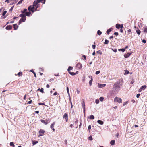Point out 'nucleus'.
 Masks as SVG:
<instances>
[{"instance_id": "33", "label": "nucleus", "mask_w": 147, "mask_h": 147, "mask_svg": "<svg viewBox=\"0 0 147 147\" xmlns=\"http://www.w3.org/2000/svg\"><path fill=\"white\" fill-rule=\"evenodd\" d=\"M31 8V6H29L28 7V10L31 11L32 12V11H33V10Z\"/></svg>"}, {"instance_id": "21", "label": "nucleus", "mask_w": 147, "mask_h": 147, "mask_svg": "<svg viewBox=\"0 0 147 147\" xmlns=\"http://www.w3.org/2000/svg\"><path fill=\"white\" fill-rule=\"evenodd\" d=\"M115 141L114 140H112L110 142V144L111 145H113L115 144Z\"/></svg>"}, {"instance_id": "40", "label": "nucleus", "mask_w": 147, "mask_h": 147, "mask_svg": "<svg viewBox=\"0 0 147 147\" xmlns=\"http://www.w3.org/2000/svg\"><path fill=\"white\" fill-rule=\"evenodd\" d=\"M99 102V100L98 99H96L95 100V103L96 104H98Z\"/></svg>"}, {"instance_id": "44", "label": "nucleus", "mask_w": 147, "mask_h": 147, "mask_svg": "<svg viewBox=\"0 0 147 147\" xmlns=\"http://www.w3.org/2000/svg\"><path fill=\"white\" fill-rule=\"evenodd\" d=\"M39 5H36V8H35V11H37V8L38 7H39Z\"/></svg>"}, {"instance_id": "24", "label": "nucleus", "mask_w": 147, "mask_h": 147, "mask_svg": "<svg viewBox=\"0 0 147 147\" xmlns=\"http://www.w3.org/2000/svg\"><path fill=\"white\" fill-rule=\"evenodd\" d=\"M116 27L117 29H119L120 27V25L119 24H117L116 25Z\"/></svg>"}, {"instance_id": "37", "label": "nucleus", "mask_w": 147, "mask_h": 147, "mask_svg": "<svg viewBox=\"0 0 147 147\" xmlns=\"http://www.w3.org/2000/svg\"><path fill=\"white\" fill-rule=\"evenodd\" d=\"M97 34L100 35L101 33H102V32L100 30H98V31H97Z\"/></svg>"}, {"instance_id": "12", "label": "nucleus", "mask_w": 147, "mask_h": 147, "mask_svg": "<svg viewBox=\"0 0 147 147\" xmlns=\"http://www.w3.org/2000/svg\"><path fill=\"white\" fill-rule=\"evenodd\" d=\"M10 1H12V2L11 3L10 5H13V4L16 3L17 2V1L16 0H10Z\"/></svg>"}, {"instance_id": "56", "label": "nucleus", "mask_w": 147, "mask_h": 147, "mask_svg": "<svg viewBox=\"0 0 147 147\" xmlns=\"http://www.w3.org/2000/svg\"><path fill=\"white\" fill-rule=\"evenodd\" d=\"M83 57L84 58V60H85L86 59V56L85 55H83Z\"/></svg>"}, {"instance_id": "20", "label": "nucleus", "mask_w": 147, "mask_h": 147, "mask_svg": "<svg viewBox=\"0 0 147 147\" xmlns=\"http://www.w3.org/2000/svg\"><path fill=\"white\" fill-rule=\"evenodd\" d=\"M73 69V67H72L69 66L67 69L68 72L70 70H72Z\"/></svg>"}, {"instance_id": "30", "label": "nucleus", "mask_w": 147, "mask_h": 147, "mask_svg": "<svg viewBox=\"0 0 147 147\" xmlns=\"http://www.w3.org/2000/svg\"><path fill=\"white\" fill-rule=\"evenodd\" d=\"M119 51H121L123 52L125 51V49L124 48L121 49H119Z\"/></svg>"}, {"instance_id": "4", "label": "nucleus", "mask_w": 147, "mask_h": 147, "mask_svg": "<svg viewBox=\"0 0 147 147\" xmlns=\"http://www.w3.org/2000/svg\"><path fill=\"white\" fill-rule=\"evenodd\" d=\"M63 118H64L66 120V121L67 122L68 120V116L67 113H65L63 116Z\"/></svg>"}, {"instance_id": "1", "label": "nucleus", "mask_w": 147, "mask_h": 147, "mask_svg": "<svg viewBox=\"0 0 147 147\" xmlns=\"http://www.w3.org/2000/svg\"><path fill=\"white\" fill-rule=\"evenodd\" d=\"M123 81L122 79H120L116 82L114 84L113 87L117 92L119 91L120 89V87L123 84Z\"/></svg>"}, {"instance_id": "19", "label": "nucleus", "mask_w": 147, "mask_h": 147, "mask_svg": "<svg viewBox=\"0 0 147 147\" xmlns=\"http://www.w3.org/2000/svg\"><path fill=\"white\" fill-rule=\"evenodd\" d=\"M89 118L90 119H93L94 118V117L93 115H91L89 116Z\"/></svg>"}, {"instance_id": "36", "label": "nucleus", "mask_w": 147, "mask_h": 147, "mask_svg": "<svg viewBox=\"0 0 147 147\" xmlns=\"http://www.w3.org/2000/svg\"><path fill=\"white\" fill-rule=\"evenodd\" d=\"M67 92L69 96L70 94H69V88L68 87H67Z\"/></svg>"}, {"instance_id": "59", "label": "nucleus", "mask_w": 147, "mask_h": 147, "mask_svg": "<svg viewBox=\"0 0 147 147\" xmlns=\"http://www.w3.org/2000/svg\"><path fill=\"white\" fill-rule=\"evenodd\" d=\"M114 34L115 35H116V36H117L118 34V33L117 32H116L114 33Z\"/></svg>"}, {"instance_id": "64", "label": "nucleus", "mask_w": 147, "mask_h": 147, "mask_svg": "<svg viewBox=\"0 0 147 147\" xmlns=\"http://www.w3.org/2000/svg\"><path fill=\"white\" fill-rule=\"evenodd\" d=\"M46 87L47 88H49V84H47Z\"/></svg>"}, {"instance_id": "5", "label": "nucleus", "mask_w": 147, "mask_h": 147, "mask_svg": "<svg viewBox=\"0 0 147 147\" xmlns=\"http://www.w3.org/2000/svg\"><path fill=\"white\" fill-rule=\"evenodd\" d=\"M76 67L79 69H80L82 67V65L80 63H78L76 65Z\"/></svg>"}, {"instance_id": "29", "label": "nucleus", "mask_w": 147, "mask_h": 147, "mask_svg": "<svg viewBox=\"0 0 147 147\" xmlns=\"http://www.w3.org/2000/svg\"><path fill=\"white\" fill-rule=\"evenodd\" d=\"M136 32H137V33L138 34H140V32H141V31H140L139 30V29H137L136 30Z\"/></svg>"}, {"instance_id": "25", "label": "nucleus", "mask_w": 147, "mask_h": 147, "mask_svg": "<svg viewBox=\"0 0 147 147\" xmlns=\"http://www.w3.org/2000/svg\"><path fill=\"white\" fill-rule=\"evenodd\" d=\"M143 32L145 33H147V27H145L143 30Z\"/></svg>"}, {"instance_id": "47", "label": "nucleus", "mask_w": 147, "mask_h": 147, "mask_svg": "<svg viewBox=\"0 0 147 147\" xmlns=\"http://www.w3.org/2000/svg\"><path fill=\"white\" fill-rule=\"evenodd\" d=\"M100 71H96V75H98L99 74H100Z\"/></svg>"}, {"instance_id": "28", "label": "nucleus", "mask_w": 147, "mask_h": 147, "mask_svg": "<svg viewBox=\"0 0 147 147\" xmlns=\"http://www.w3.org/2000/svg\"><path fill=\"white\" fill-rule=\"evenodd\" d=\"M20 19L22 20L23 22H24L26 20V17L22 18Z\"/></svg>"}, {"instance_id": "34", "label": "nucleus", "mask_w": 147, "mask_h": 147, "mask_svg": "<svg viewBox=\"0 0 147 147\" xmlns=\"http://www.w3.org/2000/svg\"><path fill=\"white\" fill-rule=\"evenodd\" d=\"M27 10V9H25L23 11H22V13H26V11Z\"/></svg>"}, {"instance_id": "53", "label": "nucleus", "mask_w": 147, "mask_h": 147, "mask_svg": "<svg viewBox=\"0 0 147 147\" xmlns=\"http://www.w3.org/2000/svg\"><path fill=\"white\" fill-rule=\"evenodd\" d=\"M127 103V102H124L123 104V106H125V105Z\"/></svg>"}, {"instance_id": "62", "label": "nucleus", "mask_w": 147, "mask_h": 147, "mask_svg": "<svg viewBox=\"0 0 147 147\" xmlns=\"http://www.w3.org/2000/svg\"><path fill=\"white\" fill-rule=\"evenodd\" d=\"M32 102V100H30V101H29L28 102V103L29 104H30Z\"/></svg>"}, {"instance_id": "6", "label": "nucleus", "mask_w": 147, "mask_h": 147, "mask_svg": "<svg viewBox=\"0 0 147 147\" xmlns=\"http://www.w3.org/2000/svg\"><path fill=\"white\" fill-rule=\"evenodd\" d=\"M45 132L44 131L43 129H40L39 131V134H39V136H42L43 135V134Z\"/></svg>"}, {"instance_id": "60", "label": "nucleus", "mask_w": 147, "mask_h": 147, "mask_svg": "<svg viewBox=\"0 0 147 147\" xmlns=\"http://www.w3.org/2000/svg\"><path fill=\"white\" fill-rule=\"evenodd\" d=\"M33 74H34V76L35 77H36V74H35V73L34 71H33Z\"/></svg>"}, {"instance_id": "17", "label": "nucleus", "mask_w": 147, "mask_h": 147, "mask_svg": "<svg viewBox=\"0 0 147 147\" xmlns=\"http://www.w3.org/2000/svg\"><path fill=\"white\" fill-rule=\"evenodd\" d=\"M31 14V13L30 11L27 12L26 13V15L28 16H29Z\"/></svg>"}, {"instance_id": "16", "label": "nucleus", "mask_w": 147, "mask_h": 147, "mask_svg": "<svg viewBox=\"0 0 147 147\" xmlns=\"http://www.w3.org/2000/svg\"><path fill=\"white\" fill-rule=\"evenodd\" d=\"M38 142L37 141H35L33 140L32 141V143L33 144V145H35L37 143H38Z\"/></svg>"}, {"instance_id": "54", "label": "nucleus", "mask_w": 147, "mask_h": 147, "mask_svg": "<svg viewBox=\"0 0 147 147\" xmlns=\"http://www.w3.org/2000/svg\"><path fill=\"white\" fill-rule=\"evenodd\" d=\"M88 77H89V78H90L91 79H92V76H88Z\"/></svg>"}, {"instance_id": "39", "label": "nucleus", "mask_w": 147, "mask_h": 147, "mask_svg": "<svg viewBox=\"0 0 147 147\" xmlns=\"http://www.w3.org/2000/svg\"><path fill=\"white\" fill-rule=\"evenodd\" d=\"M93 81V79H91V80L89 81V85L90 86H91L92 84V82Z\"/></svg>"}, {"instance_id": "49", "label": "nucleus", "mask_w": 147, "mask_h": 147, "mask_svg": "<svg viewBox=\"0 0 147 147\" xmlns=\"http://www.w3.org/2000/svg\"><path fill=\"white\" fill-rule=\"evenodd\" d=\"M96 46L95 45H92V48L93 49H95V48Z\"/></svg>"}, {"instance_id": "15", "label": "nucleus", "mask_w": 147, "mask_h": 147, "mask_svg": "<svg viewBox=\"0 0 147 147\" xmlns=\"http://www.w3.org/2000/svg\"><path fill=\"white\" fill-rule=\"evenodd\" d=\"M13 27L15 30H16L18 28V26L16 24H13Z\"/></svg>"}, {"instance_id": "2", "label": "nucleus", "mask_w": 147, "mask_h": 147, "mask_svg": "<svg viewBox=\"0 0 147 147\" xmlns=\"http://www.w3.org/2000/svg\"><path fill=\"white\" fill-rule=\"evenodd\" d=\"M114 101L115 102L121 103L122 102V100L120 98L116 97L115 98Z\"/></svg>"}, {"instance_id": "10", "label": "nucleus", "mask_w": 147, "mask_h": 147, "mask_svg": "<svg viewBox=\"0 0 147 147\" xmlns=\"http://www.w3.org/2000/svg\"><path fill=\"white\" fill-rule=\"evenodd\" d=\"M131 53H128L127 54H125L124 55V57L125 58H128L130 55Z\"/></svg>"}, {"instance_id": "41", "label": "nucleus", "mask_w": 147, "mask_h": 147, "mask_svg": "<svg viewBox=\"0 0 147 147\" xmlns=\"http://www.w3.org/2000/svg\"><path fill=\"white\" fill-rule=\"evenodd\" d=\"M24 0H20L17 3V5L19 4L22 3V2Z\"/></svg>"}, {"instance_id": "3", "label": "nucleus", "mask_w": 147, "mask_h": 147, "mask_svg": "<svg viewBox=\"0 0 147 147\" xmlns=\"http://www.w3.org/2000/svg\"><path fill=\"white\" fill-rule=\"evenodd\" d=\"M41 0H35L33 3V6L36 7V5H38V4L41 1Z\"/></svg>"}, {"instance_id": "45", "label": "nucleus", "mask_w": 147, "mask_h": 147, "mask_svg": "<svg viewBox=\"0 0 147 147\" xmlns=\"http://www.w3.org/2000/svg\"><path fill=\"white\" fill-rule=\"evenodd\" d=\"M91 128V125H90L88 126V129L89 131H90Z\"/></svg>"}, {"instance_id": "8", "label": "nucleus", "mask_w": 147, "mask_h": 147, "mask_svg": "<svg viewBox=\"0 0 147 147\" xmlns=\"http://www.w3.org/2000/svg\"><path fill=\"white\" fill-rule=\"evenodd\" d=\"M105 86H106L105 84H98V88H103V87H105Z\"/></svg>"}, {"instance_id": "52", "label": "nucleus", "mask_w": 147, "mask_h": 147, "mask_svg": "<svg viewBox=\"0 0 147 147\" xmlns=\"http://www.w3.org/2000/svg\"><path fill=\"white\" fill-rule=\"evenodd\" d=\"M142 42L144 43H145L146 42V40L144 39H143L142 40Z\"/></svg>"}, {"instance_id": "23", "label": "nucleus", "mask_w": 147, "mask_h": 147, "mask_svg": "<svg viewBox=\"0 0 147 147\" xmlns=\"http://www.w3.org/2000/svg\"><path fill=\"white\" fill-rule=\"evenodd\" d=\"M146 88V85H143L141 86V88L142 90L145 89Z\"/></svg>"}, {"instance_id": "48", "label": "nucleus", "mask_w": 147, "mask_h": 147, "mask_svg": "<svg viewBox=\"0 0 147 147\" xmlns=\"http://www.w3.org/2000/svg\"><path fill=\"white\" fill-rule=\"evenodd\" d=\"M89 139L90 140H92V136H90L89 137Z\"/></svg>"}, {"instance_id": "22", "label": "nucleus", "mask_w": 147, "mask_h": 147, "mask_svg": "<svg viewBox=\"0 0 147 147\" xmlns=\"http://www.w3.org/2000/svg\"><path fill=\"white\" fill-rule=\"evenodd\" d=\"M37 91H40V92H42V93H44V91H43V88H42L41 89H40V88H39L37 90Z\"/></svg>"}, {"instance_id": "57", "label": "nucleus", "mask_w": 147, "mask_h": 147, "mask_svg": "<svg viewBox=\"0 0 147 147\" xmlns=\"http://www.w3.org/2000/svg\"><path fill=\"white\" fill-rule=\"evenodd\" d=\"M38 104L40 105H45L44 104V103H38Z\"/></svg>"}, {"instance_id": "13", "label": "nucleus", "mask_w": 147, "mask_h": 147, "mask_svg": "<svg viewBox=\"0 0 147 147\" xmlns=\"http://www.w3.org/2000/svg\"><path fill=\"white\" fill-rule=\"evenodd\" d=\"M48 121V120H47L46 121L45 120H41V121L45 125H47L48 123L47 122Z\"/></svg>"}, {"instance_id": "51", "label": "nucleus", "mask_w": 147, "mask_h": 147, "mask_svg": "<svg viewBox=\"0 0 147 147\" xmlns=\"http://www.w3.org/2000/svg\"><path fill=\"white\" fill-rule=\"evenodd\" d=\"M14 7V6L12 7H11V8L9 10V11H12V10L13 9Z\"/></svg>"}, {"instance_id": "7", "label": "nucleus", "mask_w": 147, "mask_h": 147, "mask_svg": "<svg viewBox=\"0 0 147 147\" xmlns=\"http://www.w3.org/2000/svg\"><path fill=\"white\" fill-rule=\"evenodd\" d=\"M82 105L83 109L85 108V102L84 99H82L81 103Z\"/></svg>"}, {"instance_id": "63", "label": "nucleus", "mask_w": 147, "mask_h": 147, "mask_svg": "<svg viewBox=\"0 0 147 147\" xmlns=\"http://www.w3.org/2000/svg\"><path fill=\"white\" fill-rule=\"evenodd\" d=\"M112 50L114 52H116L117 51V49H116Z\"/></svg>"}, {"instance_id": "38", "label": "nucleus", "mask_w": 147, "mask_h": 147, "mask_svg": "<svg viewBox=\"0 0 147 147\" xmlns=\"http://www.w3.org/2000/svg\"><path fill=\"white\" fill-rule=\"evenodd\" d=\"M18 75L19 76H21L22 75V73L21 72H19L18 74Z\"/></svg>"}, {"instance_id": "61", "label": "nucleus", "mask_w": 147, "mask_h": 147, "mask_svg": "<svg viewBox=\"0 0 147 147\" xmlns=\"http://www.w3.org/2000/svg\"><path fill=\"white\" fill-rule=\"evenodd\" d=\"M39 69H40V71H43V69L42 68H39Z\"/></svg>"}, {"instance_id": "9", "label": "nucleus", "mask_w": 147, "mask_h": 147, "mask_svg": "<svg viewBox=\"0 0 147 147\" xmlns=\"http://www.w3.org/2000/svg\"><path fill=\"white\" fill-rule=\"evenodd\" d=\"M55 124V122H53L50 126V128L52 129L53 131H55V129L54 128V126Z\"/></svg>"}, {"instance_id": "31", "label": "nucleus", "mask_w": 147, "mask_h": 147, "mask_svg": "<svg viewBox=\"0 0 147 147\" xmlns=\"http://www.w3.org/2000/svg\"><path fill=\"white\" fill-rule=\"evenodd\" d=\"M10 145L11 146H12L13 147H14L15 146V145H14L13 142H11L10 143Z\"/></svg>"}, {"instance_id": "27", "label": "nucleus", "mask_w": 147, "mask_h": 147, "mask_svg": "<svg viewBox=\"0 0 147 147\" xmlns=\"http://www.w3.org/2000/svg\"><path fill=\"white\" fill-rule=\"evenodd\" d=\"M19 16H20V17H21L22 18L26 17L25 15L24 14V13H22V14H20V15Z\"/></svg>"}, {"instance_id": "11", "label": "nucleus", "mask_w": 147, "mask_h": 147, "mask_svg": "<svg viewBox=\"0 0 147 147\" xmlns=\"http://www.w3.org/2000/svg\"><path fill=\"white\" fill-rule=\"evenodd\" d=\"M12 28V27L11 26L9 25L8 26H7L6 27V29L7 30H11Z\"/></svg>"}, {"instance_id": "43", "label": "nucleus", "mask_w": 147, "mask_h": 147, "mask_svg": "<svg viewBox=\"0 0 147 147\" xmlns=\"http://www.w3.org/2000/svg\"><path fill=\"white\" fill-rule=\"evenodd\" d=\"M129 73V72L127 70L125 71V72L124 73V75L127 74Z\"/></svg>"}, {"instance_id": "14", "label": "nucleus", "mask_w": 147, "mask_h": 147, "mask_svg": "<svg viewBox=\"0 0 147 147\" xmlns=\"http://www.w3.org/2000/svg\"><path fill=\"white\" fill-rule=\"evenodd\" d=\"M97 122L98 123L101 125H103L104 123V122L100 120H98Z\"/></svg>"}, {"instance_id": "55", "label": "nucleus", "mask_w": 147, "mask_h": 147, "mask_svg": "<svg viewBox=\"0 0 147 147\" xmlns=\"http://www.w3.org/2000/svg\"><path fill=\"white\" fill-rule=\"evenodd\" d=\"M22 22H23V21H22V20H21V19H20V20L19 21V24H20Z\"/></svg>"}, {"instance_id": "50", "label": "nucleus", "mask_w": 147, "mask_h": 147, "mask_svg": "<svg viewBox=\"0 0 147 147\" xmlns=\"http://www.w3.org/2000/svg\"><path fill=\"white\" fill-rule=\"evenodd\" d=\"M140 94H138L136 95V97L137 98H138L140 96Z\"/></svg>"}, {"instance_id": "26", "label": "nucleus", "mask_w": 147, "mask_h": 147, "mask_svg": "<svg viewBox=\"0 0 147 147\" xmlns=\"http://www.w3.org/2000/svg\"><path fill=\"white\" fill-rule=\"evenodd\" d=\"M68 72L70 75H72V76H74V75H75L76 74V73H75L73 72H70V71Z\"/></svg>"}, {"instance_id": "46", "label": "nucleus", "mask_w": 147, "mask_h": 147, "mask_svg": "<svg viewBox=\"0 0 147 147\" xmlns=\"http://www.w3.org/2000/svg\"><path fill=\"white\" fill-rule=\"evenodd\" d=\"M35 6H33H33L32 7H31V8L32 9L33 11L32 12H33L34 11V9H35Z\"/></svg>"}, {"instance_id": "18", "label": "nucleus", "mask_w": 147, "mask_h": 147, "mask_svg": "<svg viewBox=\"0 0 147 147\" xmlns=\"http://www.w3.org/2000/svg\"><path fill=\"white\" fill-rule=\"evenodd\" d=\"M113 30V28H111L110 29H108L107 31V34H109V32Z\"/></svg>"}, {"instance_id": "35", "label": "nucleus", "mask_w": 147, "mask_h": 147, "mask_svg": "<svg viewBox=\"0 0 147 147\" xmlns=\"http://www.w3.org/2000/svg\"><path fill=\"white\" fill-rule=\"evenodd\" d=\"M104 100V98L103 97H101L99 98V100L100 101H103Z\"/></svg>"}, {"instance_id": "32", "label": "nucleus", "mask_w": 147, "mask_h": 147, "mask_svg": "<svg viewBox=\"0 0 147 147\" xmlns=\"http://www.w3.org/2000/svg\"><path fill=\"white\" fill-rule=\"evenodd\" d=\"M109 41L108 40L106 39L105 40V42H104V43L105 44H107L109 43Z\"/></svg>"}, {"instance_id": "58", "label": "nucleus", "mask_w": 147, "mask_h": 147, "mask_svg": "<svg viewBox=\"0 0 147 147\" xmlns=\"http://www.w3.org/2000/svg\"><path fill=\"white\" fill-rule=\"evenodd\" d=\"M142 90V89L141 88H140V89L138 90L139 92H140Z\"/></svg>"}, {"instance_id": "42", "label": "nucleus", "mask_w": 147, "mask_h": 147, "mask_svg": "<svg viewBox=\"0 0 147 147\" xmlns=\"http://www.w3.org/2000/svg\"><path fill=\"white\" fill-rule=\"evenodd\" d=\"M7 11H4L3 13V14H2L3 16H4L6 14V13H7Z\"/></svg>"}]
</instances>
